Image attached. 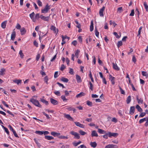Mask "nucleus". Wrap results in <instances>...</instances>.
Segmentation results:
<instances>
[{"mask_svg": "<svg viewBox=\"0 0 148 148\" xmlns=\"http://www.w3.org/2000/svg\"><path fill=\"white\" fill-rule=\"evenodd\" d=\"M30 101L32 102L34 105L40 108L41 107V105L39 103L38 100L32 98L30 99Z\"/></svg>", "mask_w": 148, "mask_h": 148, "instance_id": "f257e3e1", "label": "nucleus"}, {"mask_svg": "<svg viewBox=\"0 0 148 148\" xmlns=\"http://www.w3.org/2000/svg\"><path fill=\"white\" fill-rule=\"evenodd\" d=\"M50 8V6H49L48 4H47L44 9H42L41 12L42 13H46L48 12V10Z\"/></svg>", "mask_w": 148, "mask_h": 148, "instance_id": "f03ea898", "label": "nucleus"}, {"mask_svg": "<svg viewBox=\"0 0 148 148\" xmlns=\"http://www.w3.org/2000/svg\"><path fill=\"white\" fill-rule=\"evenodd\" d=\"M107 135H108V136L110 138H112V137L116 138L118 135V134L117 133L111 132H107Z\"/></svg>", "mask_w": 148, "mask_h": 148, "instance_id": "7ed1b4c3", "label": "nucleus"}, {"mask_svg": "<svg viewBox=\"0 0 148 148\" xmlns=\"http://www.w3.org/2000/svg\"><path fill=\"white\" fill-rule=\"evenodd\" d=\"M70 133L74 136V138L77 139H79L80 138V136L78 133L75 132L73 131H71L70 132Z\"/></svg>", "mask_w": 148, "mask_h": 148, "instance_id": "20e7f679", "label": "nucleus"}, {"mask_svg": "<svg viewBox=\"0 0 148 148\" xmlns=\"http://www.w3.org/2000/svg\"><path fill=\"white\" fill-rule=\"evenodd\" d=\"M40 17L42 20L46 21H48L50 18L49 16H45L42 15H41L40 16Z\"/></svg>", "mask_w": 148, "mask_h": 148, "instance_id": "39448f33", "label": "nucleus"}, {"mask_svg": "<svg viewBox=\"0 0 148 148\" xmlns=\"http://www.w3.org/2000/svg\"><path fill=\"white\" fill-rule=\"evenodd\" d=\"M50 29L53 31L56 34H57L58 33V29L56 28L53 25H51L50 28Z\"/></svg>", "mask_w": 148, "mask_h": 148, "instance_id": "423d86ee", "label": "nucleus"}, {"mask_svg": "<svg viewBox=\"0 0 148 148\" xmlns=\"http://www.w3.org/2000/svg\"><path fill=\"white\" fill-rule=\"evenodd\" d=\"M35 15V13L33 12L29 14V16L32 21L34 22H36V18L34 17Z\"/></svg>", "mask_w": 148, "mask_h": 148, "instance_id": "0eeeda50", "label": "nucleus"}, {"mask_svg": "<svg viewBox=\"0 0 148 148\" xmlns=\"http://www.w3.org/2000/svg\"><path fill=\"white\" fill-rule=\"evenodd\" d=\"M105 148H118V146L112 144L108 145L105 146Z\"/></svg>", "mask_w": 148, "mask_h": 148, "instance_id": "6e6552de", "label": "nucleus"}, {"mask_svg": "<svg viewBox=\"0 0 148 148\" xmlns=\"http://www.w3.org/2000/svg\"><path fill=\"white\" fill-rule=\"evenodd\" d=\"M15 29H14L11 35V39L12 40H14L16 37V32L14 31Z\"/></svg>", "mask_w": 148, "mask_h": 148, "instance_id": "1a4fd4ad", "label": "nucleus"}, {"mask_svg": "<svg viewBox=\"0 0 148 148\" xmlns=\"http://www.w3.org/2000/svg\"><path fill=\"white\" fill-rule=\"evenodd\" d=\"M135 109V108L134 106H132L130 107L129 112V113L130 114L132 115L134 113V112Z\"/></svg>", "mask_w": 148, "mask_h": 148, "instance_id": "9d476101", "label": "nucleus"}, {"mask_svg": "<svg viewBox=\"0 0 148 148\" xmlns=\"http://www.w3.org/2000/svg\"><path fill=\"white\" fill-rule=\"evenodd\" d=\"M74 123L77 126L79 127L82 128H84V125L83 124L80 123L79 122H75Z\"/></svg>", "mask_w": 148, "mask_h": 148, "instance_id": "9b49d317", "label": "nucleus"}, {"mask_svg": "<svg viewBox=\"0 0 148 148\" xmlns=\"http://www.w3.org/2000/svg\"><path fill=\"white\" fill-rule=\"evenodd\" d=\"M76 78L78 83H81L82 80L81 77L78 75H76Z\"/></svg>", "mask_w": 148, "mask_h": 148, "instance_id": "f8f14e48", "label": "nucleus"}, {"mask_svg": "<svg viewBox=\"0 0 148 148\" xmlns=\"http://www.w3.org/2000/svg\"><path fill=\"white\" fill-rule=\"evenodd\" d=\"M91 135L92 137L94 136L97 137L98 136V135L97 132L95 130L92 131L91 133Z\"/></svg>", "mask_w": 148, "mask_h": 148, "instance_id": "ddd939ff", "label": "nucleus"}, {"mask_svg": "<svg viewBox=\"0 0 148 148\" xmlns=\"http://www.w3.org/2000/svg\"><path fill=\"white\" fill-rule=\"evenodd\" d=\"M51 134L54 137L58 136L60 134V133H59L56 132H51Z\"/></svg>", "mask_w": 148, "mask_h": 148, "instance_id": "4468645a", "label": "nucleus"}, {"mask_svg": "<svg viewBox=\"0 0 148 148\" xmlns=\"http://www.w3.org/2000/svg\"><path fill=\"white\" fill-rule=\"evenodd\" d=\"M64 117L70 121H73V118L69 114H65Z\"/></svg>", "mask_w": 148, "mask_h": 148, "instance_id": "2eb2a0df", "label": "nucleus"}, {"mask_svg": "<svg viewBox=\"0 0 148 148\" xmlns=\"http://www.w3.org/2000/svg\"><path fill=\"white\" fill-rule=\"evenodd\" d=\"M50 101L51 103L53 105H56L58 103V102L56 100L52 98L50 99Z\"/></svg>", "mask_w": 148, "mask_h": 148, "instance_id": "dca6fc26", "label": "nucleus"}, {"mask_svg": "<svg viewBox=\"0 0 148 148\" xmlns=\"http://www.w3.org/2000/svg\"><path fill=\"white\" fill-rule=\"evenodd\" d=\"M20 32L21 35H23L26 33V31L24 27H23L20 29Z\"/></svg>", "mask_w": 148, "mask_h": 148, "instance_id": "f3484780", "label": "nucleus"}, {"mask_svg": "<svg viewBox=\"0 0 148 148\" xmlns=\"http://www.w3.org/2000/svg\"><path fill=\"white\" fill-rule=\"evenodd\" d=\"M90 145L91 147L94 148H95L97 145V144L95 142H91L90 143Z\"/></svg>", "mask_w": 148, "mask_h": 148, "instance_id": "a211bd4d", "label": "nucleus"}, {"mask_svg": "<svg viewBox=\"0 0 148 148\" xmlns=\"http://www.w3.org/2000/svg\"><path fill=\"white\" fill-rule=\"evenodd\" d=\"M136 98L138 103H141L142 104L143 103V100L141 98H140V99H139L138 95L136 96Z\"/></svg>", "mask_w": 148, "mask_h": 148, "instance_id": "6ab92c4d", "label": "nucleus"}, {"mask_svg": "<svg viewBox=\"0 0 148 148\" xmlns=\"http://www.w3.org/2000/svg\"><path fill=\"white\" fill-rule=\"evenodd\" d=\"M113 68L116 71H118L119 70V68L117 66V64H115L114 63H112Z\"/></svg>", "mask_w": 148, "mask_h": 148, "instance_id": "aec40b11", "label": "nucleus"}, {"mask_svg": "<svg viewBox=\"0 0 148 148\" xmlns=\"http://www.w3.org/2000/svg\"><path fill=\"white\" fill-rule=\"evenodd\" d=\"M85 94L84 93L82 92H81L79 94H77L76 96V97L77 98L83 96H84Z\"/></svg>", "mask_w": 148, "mask_h": 148, "instance_id": "412c9836", "label": "nucleus"}, {"mask_svg": "<svg viewBox=\"0 0 148 148\" xmlns=\"http://www.w3.org/2000/svg\"><path fill=\"white\" fill-rule=\"evenodd\" d=\"M13 82L16 83L17 85H19V84H21L22 82V80L21 79H14L13 80Z\"/></svg>", "mask_w": 148, "mask_h": 148, "instance_id": "4be33fe9", "label": "nucleus"}, {"mask_svg": "<svg viewBox=\"0 0 148 148\" xmlns=\"http://www.w3.org/2000/svg\"><path fill=\"white\" fill-rule=\"evenodd\" d=\"M45 138L48 140H51L54 139V138L52 136L46 135L45 136Z\"/></svg>", "mask_w": 148, "mask_h": 148, "instance_id": "5701e85b", "label": "nucleus"}, {"mask_svg": "<svg viewBox=\"0 0 148 148\" xmlns=\"http://www.w3.org/2000/svg\"><path fill=\"white\" fill-rule=\"evenodd\" d=\"M90 31H92L93 29V21L92 20L91 21L90 25Z\"/></svg>", "mask_w": 148, "mask_h": 148, "instance_id": "b1692460", "label": "nucleus"}, {"mask_svg": "<svg viewBox=\"0 0 148 148\" xmlns=\"http://www.w3.org/2000/svg\"><path fill=\"white\" fill-rule=\"evenodd\" d=\"M136 108L137 109L138 111V112H141L143 111L142 109L138 105H137L136 106Z\"/></svg>", "mask_w": 148, "mask_h": 148, "instance_id": "393cba45", "label": "nucleus"}, {"mask_svg": "<svg viewBox=\"0 0 148 148\" xmlns=\"http://www.w3.org/2000/svg\"><path fill=\"white\" fill-rule=\"evenodd\" d=\"M5 70L4 68L1 69L0 71V75H3L5 74Z\"/></svg>", "mask_w": 148, "mask_h": 148, "instance_id": "a878e982", "label": "nucleus"}, {"mask_svg": "<svg viewBox=\"0 0 148 148\" xmlns=\"http://www.w3.org/2000/svg\"><path fill=\"white\" fill-rule=\"evenodd\" d=\"M7 23V21H5L3 22L1 24V27L3 28L4 29L6 27V25Z\"/></svg>", "mask_w": 148, "mask_h": 148, "instance_id": "bb28decb", "label": "nucleus"}, {"mask_svg": "<svg viewBox=\"0 0 148 148\" xmlns=\"http://www.w3.org/2000/svg\"><path fill=\"white\" fill-rule=\"evenodd\" d=\"M131 100V97L130 96H128L126 100V103L127 104H129Z\"/></svg>", "mask_w": 148, "mask_h": 148, "instance_id": "cd10ccee", "label": "nucleus"}, {"mask_svg": "<svg viewBox=\"0 0 148 148\" xmlns=\"http://www.w3.org/2000/svg\"><path fill=\"white\" fill-rule=\"evenodd\" d=\"M40 101L42 102L45 103L46 105H48V101H47L41 98L40 99Z\"/></svg>", "mask_w": 148, "mask_h": 148, "instance_id": "c85d7f7f", "label": "nucleus"}, {"mask_svg": "<svg viewBox=\"0 0 148 148\" xmlns=\"http://www.w3.org/2000/svg\"><path fill=\"white\" fill-rule=\"evenodd\" d=\"M19 54L20 55V57L21 59L23 58L24 56V55L22 52V50H20L19 52Z\"/></svg>", "mask_w": 148, "mask_h": 148, "instance_id": "c756f323", "label": "nucleus"}, {"mask_svg": "<svg viewBox=\"0 0 148 148\" xmlns=\"http://www.w3.org/2000/svg\"><path fill=\"white\" fill-rule=\"evenodd\" d=\"M48 77L47 76H46L44 78V81L47 84H48Z\"/></svg>", "mask_w": 148, "mask_h": 148, "instance_id": "7c9ffc66", "label": "nucleus"}, {"mask_svg": "<svg viewBox=\"0 0 148 148\" xmlns=\"http://www.w3.org/2000/svg\"><path fill=\"white\" fill-rule=\"evenodd\" d=\"M61 80L62 81L65 82H67L69 81L68 79L67 78H64V77H62L61 78Z\"/></svg>", "mask_w": 148, "mask_h": 148, "instance_id": "2f4dec72", "label": "nucleus"}, {"mask_svg": "<svg viewBox=\"0 0 148 148\" xmlns=\"http://www.w3.org/2000/svg\"><path fill=\"white\" fill-rule=\"evenodd\" d=\"M111 25H113L114 27L116 25H117V24L114 21H112L110 20L109 21Z\"/></svg>", "mask_w": 148, "mask_h": 148, "instance_id": "473e14b6", "label": "nucleus"}, {"mask_svg": "<svg viewBox=\"0 0 148 148\" xmlns=\"http://www.w3.org/2000/svg\"><path fill=\"white\" fill-rule=\"evenodd\" d=\"M81 143V142L79 141L78 142H73V144L74 146L76 147Z\"/></svg>", "mask_w": 148, "mask_h": 148, "instance_id": "72a5a7b5", "label": "nucleus"}, {"mask_svg": "<svg viewBox=\"0 0 148 148\" xmlns=\"http://www.w3.org/2000/svg\"><path fill=\"white\" fill-rule=\"evenodd\" d=\"M58 138L60 139H67L68 138V137L67 136H65L62 135L58 136Z\"/></svg>", "mask_w": 148, "mask_h": 148, "instance_id": "f704fd0d", "label": "nucleus"}, {"mask_svg": "<svg viewBox=\"0 0 148 148\" xmlns=\"http://www.w3.org/2000/svg\"><path fill=\"white\" fill-rule=\"evenodd\" d=\"M89 77L91 79V81L92 82H94V79L92 78V74H91V72L90 71H89Z\"/></svg>", "mask_w": 148, "mask_h": 148, "instance_id": "c9c22d12", "label": "nucleus"}, {"mask_svg": "<svg viewBox=\"0 0 148 148\" xmlns=\"http://www.w3.org/2000/svg\"><path fill=\"white\" fill-rule=\"evenodd\" d=\"M119 88L120 89L121 93L123 95H125V92H124V90L122 89L121 87L120 86H119Z\"/></svg>", "mask_w": 148, "mask_h": 148, "instance_id": "e433bc0d", "label": "nucleus"}, {"mask_svg": "<svg viewBox=\"0 0 148 148\" xmlns=\"http://www.w3.org/2000/svg\"><path fill=\"white\" fill-rule=\"evenodd\" d=\"M35 133L36 134H38L40 135H42L43 134V131H36L35 132Z\"/></svg>", "mask_w": 148, "mask_h": 148, "instance_id": "4c0bfd02", "label": "nucleus"}, {"mask_svg": "<svg viewBox=\"0 0 148 148\" xmlns=\"http://www.w3.org/2000/svg\"><path fill=\"white\" fill-rule=\"evenodd\" d=\"M90 85L89 88L91 90H92L93 89V85L91 82H89Z\"/></svg>", "mask_w": 148, "mask_h": 148, "instance_id": "58836bf2", "label": "nucleus"}, {"mask_svg": "<svg viewBox=\"0 0 148 148\" xmlns=\"http://www.w3.org/2000/svg\"><path fill=\"white\" fill-rule=\"evenodd\" d=\"M146 121V118H145L140 119L139 120V123L140 124Z\"/></svg>", "mask_w": 148, "mask_h": 148, "instance_id": "ea45409f", "label": "nucleus"}, {"mask_svg": "<svg viewBox=\"0 0 148 148\" xmlns=\"http://www.w3.org/2000/svg\"><path fill=\"white\" fill-rule=\"evenodd\" d=\"M144 5L145 6L146 11H148V6L147 4V3L146 2H144Z\"/></svg>", "mask_w": 148, "mask_h": 148, "instance_id": "a19ab883", "label": "nucleus"}, {"mask_svg": "<svg viewBox=\"0 0 148 148\" xmlns=\"http://www.w3.org/2000/svg\"><path fill=\"white\" fill-rule=\"evenodd\" d=\"M34 140L35 143L37 144V145L39 147H40L41 146V145L38 142V141L37 140H36V138L34 139Z\"/></svg>", "mask_w": 148, "mask_h": 148, "instance_id": "79ce46f5", "label": "nucleus"}, {"mask_svg": "<svg viewBox=\"0 0 148 148\" xmlns=\"http://www.w3.org/2000/svg\"><path fill=\"white\" fill-rule=\"evenodd\" d=\"M37 3L38 5L40 6H42V3L40 0H37Z\"/></svg>", "mask_w": 148, "mask_h": 148, "instance_id": "37998d69", "label": "nucleus"}, {"mask_svg": "<svg viewBox=\"0 0 148 148\" xmlns=\"http://www.w3.org/2000/svg\"><path fill=\"white\" fill-rule=\"evenodd\" d=\"M79 132L80 134L82 135H84L86 134V132L82 130H80Z\"/></svg>", "mask_w": 148, "mask_h": 148, "instance_id": "c03bdc74", "label": "nucleus"}, {"mask_svg": "<svg viewBox=\"0 0 148 148\" xmlns=\"http://www.w3.org/2000/svg\"><path fill=\"white\" fill-rule=\"evenodd\" d=\"M122 45V42L121 41H119L117 43V47H119Z\"/></svg>", "mask_w": 148, "mask_h": 148, "instance_id": "a18cd8bd", "label": "nucleus"}, {"mask_svg": "<svg viewBox=\"0 0 148 148\" xmlns=\"http://www.w3.org/2000/svg\"><path fill=\"white\" fill-rule=\"evenodd\" d=\"M135 12H136V13L137 14V16H138V18H139V14H140V12H139V11L138 10V8H136V9Z\"/></svg>", "mask_w": 148, "mask_h": 148, "instance_id": "49530a36", "label": "nucleus"}, {"mask_svg": "<svg viewBox=\"0 0 148 148\" xmlns=\"http://www.w3.org/2000/svg\"><path fill=\"white\" fill-rule=\"evenodd\" d=\"M142 75L143 76H145L146 77V76H148V75L147 74V73L146 72L142 71Z\"/></svg>", "mask_w": 148, "mask_h": 148, "instance_id": "de8ad7c7", "label": "nucleus"}, {"mask_svg": "<svg viewBox=\"0 0 148 148\" xmlns=\"http://www.w3.org/2000/svg\"><path fill=\"white\" fill-rule=\"evenodd\" d=\"M114 77H112L111 79V82L112 84L114 85Z\"/></svg>", "mask_w": 148, "mask_h": 148, "instance_id": "09e8293b", "label": "nucleus"}, {"mask_svg": "<svg viewBox=\"0 0 148 148\" xmlns=\"http://www.w3.org/2000/svg\"><path fill=\"white\" fill-rule=\"evenodd\" d=\"M61 98L64 101H65L67 100V99L64 96L62 95L61 96Z\"/></svg>", "mask_w": 148, "mask_h": 148, "instance_id": "8fccbe9b", "label": "nucleus"}, {"mask_svg": "<svg viewBox=\"0 0 148 148\" xmlns=\"http://www.w3.org/2000/svg\"><path fill=\"white\" fill-rule=\"evenodd\" d=\"M69 73L71 75L73 74L74 72L73 69L71 68H70Z\"/></svg>", "mask_w": 148, "mask_h": 148, "instance_id": "3c124183", "label": "nucleus"}, {"mask_svg": "<svg viewBox=\"0 0 148 148\" xmlns=\"http://www.w3.org/2000/svg\"><path fill=\"white\" fill-rule=\"evenodd\" d=\"M146 114V113L143 112L141 113L140 115L139 116V117H143Z\"/></svg>", "mask_w": 148, "mask_h": 148, "instance_id": "603ef678", "label": "nucleus"}, {"mask_svg": "<svg viewBox=\"0 0 148 148\" xmlns=\"http://www.w3.org/2000/svg\"><path fill=\"white\" fill-rule=\"evenodd\" d=\"M40 16L39 15V14L38 13L36 14L35 16V18H36V19L38 20L39 19V18L40 17Z\"/></svg>", "mask_w": 148, "mask_h": 148, "instance_id": "864d4df0", "label": "nucleus"}, {"mask_svg": "<svg viewBox=\"0 0 148 148\" xmlns=\"http://www.w3.org/2000/svg\"><path fill=\"white\" fill-rule=\"evenodd\" d=\"M54 93L57 96H60V92L59 91H56L54 92Z\"/></svg>", "mask_w": 148, "mask_h": 148, "instance_id": "5fc2aeb1", "label": "nucleus"}, {"mask_svg": "<svg viewBox=\"0 0 148 148\" xmlns=\"http://www.w3.org/2000/svg\"><path fill=\"white\" fill-rule=\"evenodd\" d=\"M16 28L18 29H19L21 28V26L19 23H17L16 26Z\"/></svg>", "mask_w": 148, "mask_h": 148, "instance_id": "6e6d98bb", "label": "nucleus"}, {"mask_svg": "<svg viewBox=\"0 0 148 148\" xmlns=\"http://www.w3.org/2000/svg\"><path fill=\"white\" fill-rule=\"evenodd\" d=\"M113 34L114 35V36L117 38H119L120 37V36H119V35L116 32H114Z\"/></svg>", "mask_w": 148, "mask_h": 148, "instance_id": "4d7b16f0", "label": "nucleus"}, {"mask_svg": "<svg viewBox=\"0 0 148 148\" xmlns=\"http://www.w3.org/2000/svg\"><path fill=\"white\" fill-rule=\"evenodd\" d=\"M65 66L63 64H62L61 65L60 70L62 71H63L65 69Z\"/></svg>", "mask_w": 148, "mask_h": 148, "instance_id": "13d9d810", "label": "nucleus"}, {"mask_svg": "<svg viewBox=\"0 0 148 148\" xmlns=\"http://www.w3.org/2000/svg\"><path fill=\"white\" fill-rule=\"evenodd\" d=\"M42 113L43 114L45 115V116H46L47 118L48 119H49L50 118V116H49L47 114H46L45 112H42Z\"/></svg>", "mask_w": 148, "mask_h": 148, "instance_id": "bf43d9fd", "label": "nucleus"}, {"mask_svg": "<svg viewBox=\"0 0 148 148\" xmlns=\"http://www.w3.org/2000/svg\"><path fill=\"white\" fill-rule=\"evenodd\" d=\"M58 71L56 72L54 74V77L55 78H56L58 76Z\"/></svg>", "mask_w": 148, "mask_h": 148, "instance_id": "052dcab7", "label": "nucleus"}, {"mask_svg": "<svg viewBox=\"0 0 148 148\" xmlns=\"http://www.w3.org/2000/svg\"><path fill=\"white\" fill-rule=\"evenodd\" d=\"M80 53V50L79 49H77L75 52V56H79V54Z\"/></svg>", "mask_w": 148, "mask_h": 148, "instance_id": "680f3d73", "label": "nucleus"}, {"mask_svg": "<svg viewBox=\"0 0 148 148\" xmlns=\"http://www.w3.org/2000/svg\"><path fill=\"white\" fill-rule=\"evenodd\" d=\"M34 45L36 47H38V42L36 41L35 40L33 42Z\"/></svg>", "mask_w": 148, "mask_h": 148, "instance_id": "e2e57ef3", "label": "nucleus"}, {"mask_svg": "<svg viewBox=\"0 0 148 148\" xmlns=\"http://www.w3.org/2000/svg\"><path fill=\"white\" fill-rule=\"evenodd\" d=\"M132 61L134 63L136 62V59L134 56H133L132 57Z\"/></svg>", "mask_w": 148, "mask_h": 148, "instance_id": "0e129e2a", "label": "nucleus"}, {"mask_svg": "<svg viewBox=\"0 0 148 148\" xmlns=\"http://www.w3.org/2000/svg\"><path fill=\"white\" fill-rule=\"evenodd\" d=\"M134 10H132L131 13L130 14V16H133L134 15Z\"/></svg>", "mask_w": 148, "mask_h": 148, "instance_id": "69168bd1", "label": "nucleus"}, {"mask_svg": "<svg viewBox=\"0 0 148 148\" xmlns=\"http://www.w3.org/2000/svg\"><path fill=\"white\" fill-rule=\"evenodd\" d=\"M147 121L146 122L145 124V126L146 127H147L148 126V118L146 117Z\"/></svg>", "mask_w": 148, "mask_h": 148, "instance_id": "338daca9", "label": "nucleus"}, {"mask_svg": "<svg viewBox=\"0 0 148 148\" xmlns=\"http://www.w3.org/2000/svg\"><path fill=\"white\" fill-rule=\"evenodd\" d=\"M78 148H86V147L84 145H82L78 147Z\"/></svg>", "mask_w": 148, "mask_h": 148, "instance_id": "774afa93", "label": "nucleus"}]
</instances>
